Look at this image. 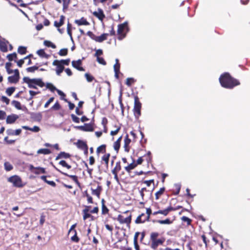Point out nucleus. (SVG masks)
Masks as SVG:
<instances>
[{"mask_svg":"<svg viewBox=\"0 0 250 250\" xmlns=\"http://www.w3.org/2000/svg\"><path fill=\"white\" fill-rule=\"evenodd\" d=\"M219 82L222 86L229 89H231L236 85L240 84L239 81L231 77L228 73L221 75Z\"/></svg>","mask_w":250,"mask_h":250,"instance_id":"1","label":"nucleus"},{"mask_svg":"<svg viewBox=\"0 0 250 250\" xmlns=\"http://www.w3.org/2000/svg\"><path fill=\"white\" fill-rule=\"evenodd\" d=\"M23 80L24 83L28 84L30 88L37 89V85L42 87L44 86V83L41 79H30L28 77H24Z\"/></svg>","mask_w":250,"mask_h":250,"instance_id":"2","label":"nucleus"},{"mask_svg":"<svg viewBox=\"0 0 250 250\" xmlns=\"http://www.w3.org/2000/svg\"><path fill=\"white\" fill-rule=\"evenodd\" d=\"M142 104L140 102L139 98L137 96L134 98V105L133 108L134 114L136 118H139L141 115V109Z\"/></svg>","mask_w":250,"mask_h":250,"instance_id":"3","label":"nucleus"},{"mask_svg":"<svg viewBox=\"0 0 250 250\" xmlns=\"http://www.w3.org/2000/svg\"><path fill=\"white\" fill-rule=\"evenodd\" d=\"M8 181L13 184V186L16 187H22V181L21 178L17 175L11 176L8 179Z\"/></svg>","mask_w":250,"mask_h":250,"instance_id":"4","label":"nucleus"},{"mask_svg":"<svg viewBox=\"0 0 250 250\" xmlns=\"http://www.w3.org/2000/svg\"><path fill=\"white\" fill-rule=\"evenodd\" d=\"M117 220L120 223L126 224L129 227V224L131 221V215H129L128 216L125 217L124 215L120 214L118 216Z\"/></svg>","mask_w":250,"mask_h":250,"instance_id":"5","label":"nucleus"},{"mask_svg":"<svg viewBox=\"0 0 250 250\" xmlns=\"http://www.w3.org/2000/svg\"><path fill=\"white\" fill-rule=\"evenodd\" d=\"M127 22L125 21L124 23L119 24L118 28V34L120 35L118 37L119 40H122L125 37V35L123 34V31L125 28L127 27Z\"/></svg>","mask_w":250,"mask_h":250,"instance_id":"6","label":"nucleus"},{"mask_svg":"<svg viewBox=\"0 0 250 250\" xmlns=\"http://www.w3.org/2000/svg\"><path fill=\"white\" fill-rule=\"evenodd\" d=\"M20 78V74L18 69L14 70V75L8 78V81L11 83H17Z\"/></svg>","mask_w":250,"mask_h":250,"instance_id":"7","label":"nucleus"},{"mask_svg":"<svg viewBox=\"0 0 250 250\" xmlns=\"http://www.w3.org/2000/svg\"><path fill=\"white\" fill-rule=\"evenodd\" d=\"M53 65L57 66L56 72L57 75L60 76L61 73L64 70V66L62 64H60V62L58 60H55L53 62Z\"/></svg>","mask_w":250,"mask_h":250,"instance_id":"8","label":"nucleus"},{"mask_svg":"<svg viewBox=\"0 0 250 250\" xmlns=\"http://www.w3.org/2000/svg\"><path fill=\"white\" fill-rule=\"evenodd\" d=\"M82 64V60L79 59L77 61H73L72 62V65L73 67L77 69L78 70L80 71H84V68L81 66Z\"/></svg>","mask_w":250,"mask_h":250,"instance_id":"9","label":"nucleus"},{"mask_svg":"<svg viewBox=\"0 0 250 250\" xmlns=\"http://www.w3.org/2000/svg\"><path fill=\"white\" fill-rule=\"evenodd\" d=\"M19 115L15 114H12L10 115H8L6 118V123L8 124H13L18 119H19Z\"/></svg>","mask_w":250,"mask_h":250,"instance_id":"10","label":"nucleus"},{"mask_svg":"<svg viewBox=\"0 0 250 250\" xmlns=\"http://www.w3.org/2000/svg\"><path fill=\"white\" fill-rule=\"evenodd\" d=\"M8 43L4 39H0V50L5 52L7 51V44Z\"/></svg>","mask_w":250,"mask_h":250,"instance_id":"11","label":"nucleus"},{"mask_svg":"<svg viewBox=\"0 0 250 250\" xmlns=\"http://www.w3.org/2000/svg\"><path fill=\"white\" fill-rule=\"evenodd\" d=\"M164 242V241L161 239H157L152 241L151 244V248L154 250H156L158 246L160 245H162Z\"/></svg>","mask_w":250,"mask_h":250,"instance_id":"12","label":"nucleus"},{"mask_svg":"<svg viewBox=\"0 0 250 250\" xmlns=\"http://www.w3.org/2000/svg\"><path fill=\"white\" fill-rule=\"evenodd\" d=\"M108 34L107 33H104L100 36H95L94 39V41L98 42H102L104 41H105L107 39V37L108 36Z\"/></svg>","mask_w":250,"mask_h":250,"instance_id":"13","label":"nucleus"},{"mask_svg":"<svg viewBox=\"0 0 250 250\" xmlns=\"http://www.w3.org/2000/svg\"><path fill=\"white\" fill-rule=\"evenodd\" d=\"M131 142V140L128 138V135H126L125 140H124V147L125 148V151L128 152L129 151V145Z\"/></svg>","mask_w":250,"mask_h":250,"instance_id":"14","label":"nucleus"},{"mask_svg":"<svg viewBox=\"0 0 250 250\" xmlns=\"http://www.w3.org/2000/svg\"><path fill=\"white\" fill-rule=\"evenodd\" d=\"M21 132V129H18L14 130L12 129H8L6 130V133L8 135H19Z\"/></svg>","mask_w":250,"mask_h":250,"instance_id":"15","label":"nucleus"},{"mask_svg":"<svg viewBox=\"0 0 250 250\" xmlns=\"http://www.w3.org/2000/svg\"><path fill=\"white\" fill-rule=\"evenodd\" d=\"M93 14L95 17H97L101 21H102L105 17L103 10L100 8L98 9V11H95Z\"/></svg>","mask_w":250,"mask_h":250,"instance_id":"16","label":"nucleus"},{"mask_svg":"<svg viewBox=\"0 0 250 250\" xmlns=\"http://www.w3.org/2000/svg\"><path fill=\"white\" fill-rule=\"evenodd\" d=\"M92 190V194L96 195L98 198H100V193L102 190V188L101 186H98L96 189L91 188Z\"/></svg>","mask_w":250,"mask_h":250,"instance_id":"17","label":"nucleus"},{"mask_svg":"<svg viewBox=\"0 0 250 250\" xmlns=\"http://www.w3.org/2000/svg\"><path fill=\"white\" fill-rule=\"evenodd\" d=\"M75 23L77 24L78 25H89V23L86 21L85 19L84 18H82L80 20H76L75 21Z\"/></svg>","mask_w":250,"mask_h":250,"instance_id":"18","label":"nucleus"},{"mask_svg":"<svg viewBox=\"0 0 250 250\" xmlns=\"http://www.w3.org/2000/svg\"><path fill=\"white\" fill-rule=\"evenodd\" d=\"M174 209L173 208H172V207L170 206L169 207H168L166 209H164V210H158V212H159V214H163L165 216H166L168 214V213L172 211V210H174Z\"/></svg>","mask_w":250,"mask_h":250,"instance_id":"19","label":"nucleus"},{"mask_svg":"<svg viewBox=\"0 0 250 250\" xmlns=\"http://www.w3.org/2000/svg\"><path fill=\"white\" fill-rule=\"evenodd\" d=\"M70 157V155L69 153H65V152H61L56 157V160H59L61 158H68Z\"/></svg>","mask_w":250,"mask_h":250,"instance_id":"20","label":"nucleus"},{"mask_svg":"<svg viewBox=\"0 0 250 250\" xmlns=\"http://www.w3.org/2000/svg\"><path fill=\"white\" fill-rule=\"evenodd\" d=\"M146 220H147L145 217V214L142 213L135 220V223L136 224L142 223H144Z\"/></svg>","mask_w":250,"mask_h":250,"instance_id":"21","label":"nucleus"},{"mask_svg":"<svg viewBox=\"0 0 250 250\" xmlns=\"http://www.w3.org/2000/svg\"><path fill=\"white\" fill-rule=\"evenodd\" d=\"M64 16H61L60 17V21H55L54 22V25L57 27H60V26H61L62 25H63V22H64Z\"/></svg>","mask_w":250,"mask_h":250,"instance_id":"22","label":"nucleus"},{"mask_svg":"<svg viewBox=\"0 0 250 250\" xmlns=\"http://www.w3.org/2000/svg\"><path fill=\"white\" fill-rule=\"evenodd\" d=\"M46 171L45 168L41 167H36L35 170L34 171V173L36 174H40L41 173H45Z\"/></svg>","mask_w":250,"mask_h":250,"instance_id":"23","label":"nucleus"},{"mask_svg":"<svg viewBox=\"0 0 250 250\" xmlns=\"http://www.w3.org/2000/svg\"><path fill=\"white\" fill-rule=\"evenodd\" d=\"M51 153V151L47 148H41L38 150V154H49Z\"/></svg>","mask_w":250,"mask_h":250,"instance_id":"24","label":"nucleus"},{"mask_svg":"<svg viewBox=\"0 0 250 250\" xmlns=\"http://www.w3.org/2000/svg\"><path fill=\"white\" fill-rule=\"evenodd\" d=\"M137 166L136 164L133 163L130 164L128 166L125 167V170L129 172L131 170L133 169Z\"/></svg>","mask_w":250,"mask_h":250,"instance_id":"25","label":"nucleus"},{"mask_svg":"<svg viewBox=\"0 0 250 250\" xmlns=\"http://www.w3.org/2000/svg\"><path fill=\"white\" fill-rule=\"evenodd\" d=\"M37 54L39 55V56L42 58H48V55L46 54L42 49L39 50L37 51Z\"/></svg>","mask_w":250,"mask_h":250,"instance_id":"26","label":"nucleus"},{"mask_svg":"<svg viewBox=\"0 0 250 250\" xmlns=\"http://www.w3.org/2000/svg\"><path fill=\"white\" fill-rule=\"evenodd\" d=\"M15 90V88L14 87H10L6 89L5 92L8 96H10Z\"/></svg>","mask_w":250,"mask_h":250,"instance_id":"27","label":"nucleus"},{"mask_svg":"<svg viewBox=\"0 0 250 250\" xmlns=\"http://www.w3.org/2000/svg\"><path fill=\"white\" fill-rule=\"evenodd\" d=\"M165 191V188H162L160 189V190L156 192L155 193V198L156 200H158L159 198V197L162 195Z\"/></svg>","mask_w":250,"mask_h":250,"instance_id":"28","label":"nucleus"},{"mask_svg":"<svg viewBox=\"0 0 250 250\" xmlns=\"http://www.w3.org/2000/svg\"><path fill=\"white\" fill-rule=\"evenodd\" d=\"M62 174L65 176L70 177L75 183H76L78 184H79L77 177L76 176L68 175V174L63 172H62Z\"/></svg>","mask_w":250,"mask_h":250,"instance_id":"29","label":"nucleus"},{"mask_svg":"<svg viewBox=\"0 0 250 250\" xmlns=\"http://www.w3.org/2000/svg\"><path fill=\"white\" fill-rule=\"evenodd\" d=\"M109 157L110 154L108 153L104 155L102 158V160L105 162L106 166L108 165Z\"/></svg>","mask_w":250,"mask_h":250,"instance_id":"30","label":"nucleus"},{"mask_svg":"<svg viewBox=\"0 0 250 250\" xmlns=\"http://www.w3.org/2000/svg\"><path fill=\"white\" fill-rule=\"evenodd\" d=\"M72 234H73V235L71 237V240L75 242H78L79 241V238L77 235V231H74V232L71 233Z\"/></svg>","mask_w":250,"mask_h":250,"instance_id":"31","label":"nucleus"},{"mask_svg":"<svg viewBox=\"0 0 250 250\" xmlns=\"http://www.w3.org/2000/svg\"><path fill=\"white\" fill-rule=\"evenodd\" d=\"M135 82V80L133 78H128L126 80L125 84L128 86H130L131 84Z\"/></svg>","mask_w":250,"mask_h":250,"instance_id":"32","label":"nucleus"},{"mask_svg":"<svg viewBox=\"0 0 250 250\" xmlns=\"http://www.w3.org/2000/svg\"><path fill=\"white\" fill-rule=\"evenodd\" d=\"M12 104L18 109H21V104L19 102L14 100L12 102Z\"/></svg>","mask_w":250,"mask_h":250,"instance_id":"33","label":"nucleus"},{"mask_svg":"<svg viewBox=\"0 0 250 250\" xmlns=\"http://www.w3.org/2000/svg\"><path fill=\"white\" fill-rule=\"evenodd\" d=\"M158 222L160 224H170L172 223V221L167 218L164 220H158Z\"/></svg>","mask_w":250,"mask_h":250,"instance_id":"34","label":"nucleus"},{"mask_svg":"<svg viewBox=\"0 0 250 250\" xmlns=\"http://www.w3.org/2000/svg\"><path fill=\"white\" fill-rule=\"evenodd\" d=\"M44 44L47 47H51L52 48H55L56 47L54 44L48 41H45L44 42Z\"/></svg>","mask_w":250,"mask_h":250,"instance_id":"35","label":"nucleus"},{"mask_svg":"<svg viewBox=\"0 0 250 250\" xmlns=\"http://www.w3.org/2000/svg\"><path fill=\"white\" fill-rule=\"evenodd\" d=\"M47 88L49 89L52 92L56 90L57 88L51 83H47L46 84Z\"/></svg>","mask_w":250,"mask_h":250,"instance_id":"36","label":"nucleus"},{"mask_svg":"<svg viewBox=\"0 0 250 250\" xmlns=\"http://www.w3.org/2000/svg\"><path fill=\"white\" fill-rule=\"evenodd\" d=\"M7 58L9 60V61H11L14 59H17V54L16 53L8 54L7 56Z\"/></svg>","mask_w":250,"mask_h":250,"instance_id":"37","label":"nucleus"},{"mask_svg":"<svg viewBox=\"0 0 250 250\" xmlns=\"http://www.w3.org/2000/svg\"><path fill=\"white\" fill-rule=\"evenodd\" d=\"M4 167L6 171H10L13 169V166L9 162L4 163Z\"/></svg>","mask_w":250,"mask_h":250,"instance_id":"38","label":"nucleus"},{"mask_svg":"<svg viewBox=\"0 0 250 250\" xmlns=\"http://www.w3.org/2000/svg\"><path fill=\"white\" fill-rule=\"evenodd\" d=\"M18 52L21 54H24L26 52V48L23 46H20L18 48Z\"/></svg>","mask_w":250,"mask_h":250,"instance_id":"39","label":"nucleus"},{"mask_svg":"<svg viewBox=\"0 0 250 250\" xmlns=\"http://www.w3.org/2000/svg\"><path fill=\"white\" fill-rule=\"evenodd\" d=\"M68 50L66 48L62 49L59 52V55L61 56H66L67 54Z\"/></svg>","mask_w":250,"mask_h":250,"instance_id":"40","label":"nucleus"},{"mask_svg":"<svg viewBox=\"0 0 250 250\" xmlns=\"http://www.w3.org/2000/svg\"><path fill=\"white\" fill-rule=\"evenodd\" d=\"M29 94L30 95V97L28 99V101L31 100L35 95L40 93L39 91H32V90H30L29 91Z\"/></svg>","mask_w":250,"mask_h":250,"instance_id":"41","label":"nucleus"},{"mask_svg":"<svg viewBox=\"0 0 250 250\" xmlns=\"http://www.w3.org/2000/svg\"><path fill=\"white\" fill-rule=\"evenodd\" d=\"M104 200L103 199L102 200L103 204H102V213L104 214H106V213H108V209L104 205Z\"/></svg>","mask_w":250,"mask_h":250,"instance_id":"42","label":"nucleus"},{"mask_svg":"<svg viewBox=\"0 0 250 250\" xmlns=\"http://www.w3.org/2000/svg\"><path fill=\"white\" fill-rule=\"evenodd\" d=\"M59 164L62 166L63 167H66L67 169L71 168V166L68 165L66 162L64 160H62L59 162Z\"/></svg>","mask_w":250,"mask_h":250,"instance_id":"43","label":"nucleus"},{"mask_svg":"<svg viewBox=\"0 0 250 250\" xmlns=\"http://www.w3.org/2000/svg\"><path fill=\"white\" fill-rule=\"evenodd\" d=\"M84 76L88 82H91L94 79V77L88 73H85Z\"/></svg>","mask_w":250,"mask_h":250,"instance_id":"44","label":"nucleus"},{"mask_svg":"<svg viewBox=\"0 0 250 250\" xmlns=\"http://www.w3.org/2000/svg\"><path fill=\"white\" fill-rule=\"evenodd\" d=\"M38 69V67L36 66H34L32 67H29L26 68V71L28 72H34L35 70Z\"/></svg>","mask_w":250,"mask_h":250,"instance_id":"45","label":"nucleus"},{"mask_svg":"<svg viewBox=\"0 0 250 250\" xmlns=\"http://www.w3.org/2000/svg\"><path fill=\"white\" fill-rule=\"evenodd\" d=\"M71 27V24L69 23V22H68V23H67V33L69 35V36L70 37L71 39H72Z\"/></svg>","mask_w":250,"mask_h":250,"instance_id":"46","label":"nucleus"},{"mask_svg":"<svg viewBox=\"0 0 250 250\" xmlns=\"http://www.w3.org/2000/svg\"><path fill=\"white\" fill-rule=\"evenodd\" d=\"M63 1V8L67 9L70 3V0H62Z\"/></svg>","mask_w":250,"mask_h":250,"instance_id":"47","label":"nucleus"},{"mask_svg":"<svg viewBox=\"0 0 250 250\" xmlns=\"http://www.w3.org/2000/svg\"><path fill=\"white\" fill-rule=\"evenodd\" d=\"M181 219L183 221L186 222L188 224V225H189L191 222V220L186 216H183L181 218Z\"/></svg>","mask_w":250,"mask_h":250,"instance_id":"48","label":"nucleus"},{"mask_svg":"<svg viewBox=\"0 0 250 250\" xmlns=\"http://www.w3.org/2000/svg\"><path fill=\"white\" fill-rule=\"evenodd\" d=\"M59 62H60V64H62V65H68L69 64L70 59H66V60H62L61 61H59Z\"/></svg>","mask_w":250,"mask_h":250,"instance_id":"49","label":"nucleus"},{"mask_svg":"<svg viewBox=\"0 0 250 250\" xmlns=\"http://www.w3.org/2000/svg\"><path fill=\"white\" fill-rule=\"evenodd\" d=\"M159 234L157 232H152L150 235V239L151 241L157 240V237L158 236Z\"/></svg>","mask_w":250,"mask_h":250,"instance_id":"50","label":"nucleus"},{"mask_svg":"<svg viewBox=\"0 0 250 250\" xmlns=\"http://www.w3.org/2000/svg\"><path fill=\"white\" fill-rule=\"evenodd\" d=\"M1 101L2 102L5 103L7 105L9 104L10 102V100L4 96H2L1 97Z\"/></svg>","mask_w":250,"mask_h":250,"instance_id":"51","label":"nucleus"},{"mask_svg":"<svg viewBox=\"0 0 250 250\" xmlns=\"http://www.w3.org/2000/svg\"><path fill=\"white\" fill-rule=\"evenodd\" d=\"M97 61L100 64H102L103 65L106 64V62L103 58L98 57L97 58Z\"/></svg>","mask_w":250,"mask_h":250,"instance_id":"52","label":"nucleus"},{"mask_svg":"<svg viewBox=\"0 0 250 250\" xmlns=\"http://www.w3.org/2000/svg\"><path fill=\"white\" fill-rule=\"evenodd\" d=\"M60 108V105L58 102H57L51 107V109L58 110Z\"/></svg>","mask_w":250,"mask_h":250,"instance_id":"53","label":"nucleus"},{"mask_svg":"<svg viewBox=\"0 0 250 250\" xmlns=\"http://www.w3.org/2000/svg\"><path fill=\"white\" fill-rule=\"evenodd\" d=\"M71 117L73 122L76 123H79L80 122V119L77 116H76L75 115L71 114Z\"/></svg>","mask_w":250,"mask_h":250,"instance_id":"54","label":"nucleus"},{"mask_svg":"<svg viewBox=\"0 0 250 250\" xmlns=\"http://www.w3.org/2000/svg\"><path fill=\"white\" fill-rule=\"evenodd\" d=\"M113 146L114 149L117 151V152H118L120 147V144L119 143L115 142L114 143Z\"/></svg>","mask_w":250,"mask_h":250,"instance_id":"55","label":"nucleus"},{"mask_svg":"<svg viewBox=\"0 0 250 250\" xmlns=\"http://www.w3.org/2000/svg\"><path fill=\"white\" fill-rule=\"evenodd\" d=\"M120 127H117L115 130H112L110 132V135L112 136L116 135L120 130Z\"/></svg>","mask_w":250,"mask_h":250,"instance_id":"56","label":"nucleus"},{"mask_svg":"<svg viewBox=\"0 0 250 250\" xmlns=\"http://www.w3.org/2000/svg\"><path fill=\"white\" fill-rule=\"evenodd\" d=\"M30 130L34 132H38L40 130V128L39 126H34L33 127H30Z\"/></svg>","mask_w":250,"mask_h":250,"instance_id":"57","label":"nucleus"},{"mask_svg":"<svg viewBox=\"0 0 250 250\" xmlns=\"http://www.w3.org/2000/svg\"><path fill=\"white\" fill-rule=\"evenodd\" d=\"M54 97L50 98L49 100L45 104L44 107L47 108L49 105L54 101Z\"/></svg>","mask_w":250,"mask_h":250,"instance_id":"58","label":"nucleus"},{"mask_svg":"<svg viewBox=\"0 0 250 250\" xmlns=\"http://www.w3.org/2000/svg\"><path fill=\"white\" fill-rule=\"evenodd\" d=\"M151 213V210L150 208H147L146 209V214L147 215H146L145 214V217L146 218L147 220H148L149 218V216L150 214Z\"/></svg>","mask_w":250,"mask_h":250,"instance_id":"59","label":"nucleus"},{"mask_svg":"<svg viewBox=\"0 0 250 250\" xmlns=\"http://www.w3.org/2000/svg\"><path fill=\"white\" fill-rule=\"evenodd\" d=\"M4 141L8 144H12L15 142V140H8V137H5L4 138Z\"/></svg>","mask_w":250,"mask_h":250,"instance_id":"60","label":"nucleus"},{"mask_svg":"<svg viewBox=\"0 0 250 250\" xmlns=\"http://www.w3.org/2000/svg\"><path fill=\"white\" fill-rule=\"evenodd\" d=\"M76 226V224L73 225L71 226L70 229L69 230L68 234H70L71 233L74 232V231H76L75 229V227Z\"/></svg>","mask_w":250,"mask_h":250,"instance_id":"61","label":"nucleus"},{"mask_svg":"<svg viewBox=\"0 0 250 250\" xmlns=\"http://www.w3.org/2000/svg\"><path fill=\"white\" fill-rule=\"evenodd\" d=\"M6 116V113L5 111L0 110V120H3L5 119Z\"/></svg>","mask_w":250,"mask_h":250,"instance_id":"62","label":"nucleus"},{"mask_svg":"<svg viewBox=\"0 0 250 250\" xmlns=\"http://www.w3.org/2000/svg\"><path fill=\"white\" fill-rule=\"evenodd\" d=\"M87 35L92 40H94L96 35H94L91 31H88L87 32Z\"/></svg>","mask_w":250,"mask_h":250,"instance_id":"63","label":"nucleus"},{"mask_svg":"<svg viewBox=\"0 0 250 250\" xmlns=\"http://www.w3.org/2000/svg\"><path fill=\"white\" fill-rule=\"evenodd\" d=\"M114 168L116 169V170H117L118 171H120L121 169V166L120 165V162H118L116 164V166L114 167Z\"/></svg>","mask_w":250,"mask_h":250,"instance_id":"64","label":"nucleus"}]
</instances>
